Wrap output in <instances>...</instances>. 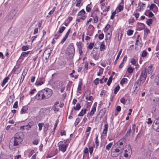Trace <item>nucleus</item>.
I'll use <instances>...</instances> for the list:
<instances>
[{"instance_id": "1", "label": "nucleus", "mask_w": 159, "mask_h": 159, "mask_svg": "<svg viewBox=\"0 0 159 159\" xmlns=\"http://www.w3.org/2000/svg\"><path fill=\"white\" fill-rule=\"evenodd\" d=\"M24 134L23 132H20L16 133L13 138L10 141L9 146L11 150H12L17 147L21 143L23 140Z\"/></svg>"}, {"instance_id": "2", "label": "nucleus", "mask_w": 159, "mask_h": 159, "mask_svg": "<svg viewBox=\"0 0 159 159\" xmlns=\"http://www.w3.org/2000/svg\"><path fill=\"white\" fill-rule=\"evenodd\" d=\"M45 100L49 98L52 94V90L48 88L42 90Z\"/></svg>"}, {"instance_id": "3", "label": "nucleus", "mask_w": 159, "mask_h": 159, "mask_svg": "<svg viewBox=\"0 0 159 159\" xmlns=\"http://www.w3.org/2000/svg\"><path fill=\"white\" fill-rule=\"evenodd\" d=\"M126 149L125 150L124 156L126 158H129L131 156L132 151L129 145H126L125 146Z\"/></svg>"}, {"instance_id": "4", "label": "nucleus", "mask_w": 159, "mask_h": 159, "mask_svg": "<svg viewBox=\"0 0 159 159\" xmlns=\"http://www.w3.org/2000/svg\"><path fill=\"white\" fill-rule=\"evenodd\" d=\"M109 0H101L100 4L101 9L103 10H109L110 8V6H107V3Z\"/></svg>"}, {"instance_id": "5", "label": "nucleus", "mask_w": 159, "mask_h": 159, "mask_svg": "<svg viewBox=\"0 0 159 159\" xmlns=\"http://www.w3.org/2000/svg\"><path fill=\"white\" fill-rule=\"evenodd\" d=\"M85 11H80L78 14L77 18L76 19V21L80 22V20H84L86 18V16L85 15Z\"/></svg>"}, {"instance_id": "6", "label": "nucleus", "mask_w": 159, "mask_h": 159, "mask_svg": "<svg viewBox=\"0 0 159 159\" xmlns=\"http://www.w3.org/2000/svg\"><path fill=\"white\" fill-rule=\"evenodd\" d=\"M68 144L66 143H64L63 141H61L58 143L59 149L62 152H64L66 150Z\"/></svg>"}, {"instance_id": "7", "label": "nucleus", "mask_w": 159, "mask_h": 159, "mask_svg": "<svg viewBox=\"0 0 159 159\" xmlns=\"http://www.w3.org/2000/svg\"><path fill=\"white\" fill-rule=\"evenodd\" d=\"M125 140V138L123 137L118 141L116 143L117 148H119L121 150L123 151L124 146Z\"/></svg>"}, {"instance_id": "8", "label": "nucleus", "mask_w": 159, "mask_h": 159, "mask_svg": "<svg viewBox=\"0 0 159 159\" xmlns=\"http://www.w3.org/2000/svg\"><path fill=\"white\" fill-rule=\"evenodd\" d=\"M147 77V74L146 72V69L145 68L144 70H143L141 73L139 79L140 81H142L143 83L146 80Z\"/></svg>"}, {"instance_id": "9", "label": "nucleus", "mask_w": 159, "mask_h": 159, "mask_svg": "<svg viewBox=\"0 0 159 159\" xmlns=\"http://www.w3.org/2000/svg\"><path fill=\"white\" fill-rule=\"evenodd\" d=\"M35 98L37 100H45L42 90L39 91L35 97Z\"/></svg>"}, {"instance_id": "10", "label": "nucleus", "mask_w": 159, "mask_h": 159, "mask_svg": "<svg viewBox=\"0 0 159 159\" xmlns=\"http://www.w3.org/2000/svg\"><path fill=\"white\" fill-rule=\"evenodd\" d=\"M67 52L69 55H70V57H73L75 52V48L73 45H70L69 46Z\"/></svg>"}, {"instance_id": "11", "label": "nucleus", "mask_w": 159, "mask_h": 159, "mask_svg": "<svg viewBox=\"0 0 159 159\" xmlns=\"http://www.w3.org/2000/svg\"><path fill=\"white\" fill-rule=\"evenodd\" d=\"M51 53V50L48 49L46 50L43 53V58L47 60L49 58Z\"/></svg>"}, {"instance_id": "12", "label": "nucleus", "mask_w": 159, "mask_h": 159, "mask_svg": "<svg viewBox=\"0 0 159 159\" xmlns=\"http://www.w3.org/2000/svg\"><path fill=\"white\" fill-rule=\"evenodd\" d=\"M152 128L154 129L159 132V120L156 123H154L152 125Z\"/></svg>"}, {"instance_id": "13", "label": "nucleus", "mask_w": 159, "mask_h": 159, "mask_svg": "<svg viewBox=\"0 0 159 159\" xmlns=\"http://www.w3.org/2000/svg\"><path fill=\"white\" fill-rule=\"evenodd\" d=\"M141 82L142 81H140V80H138L136 81L134 85V87L135 88L134 91H138L139 90Z\"/></svg>"}, {"instance_id": "14", "label": "nucleus", "mask_w": 159, "mask_h": 159, "mask_svg": "<svg viewBox=\"0 0 159 159\" xmlns=\"http://www.w3.org/2000/svg\"><path fill=\"white\" fill-rule=\"evenodd\" d=\"M137 30L140 31L144 29L145 27V25L142 23H138L137 24Z\"/></svg>"}, {"instance_id": "15", "label": "nucleus", "mask_w": 159, "mask_h": 159, "mask_svg": "<svg viewBox=\"0 0 159 159\" xmlns=\"http://www.w3.org/2000/svg\"><path fill=\"white\" fill-rule=\"evenodd\" d=\"M70 29L68 30L67 32L66 33L65 36L61 40V43H63L66 40V39H67V38L69 35V34L70 33Z\"/></svg>"}, {"instance_id": "16", "label": "nucleus", "mask_w": 159, "mask_h": 159, "mask_svg": "<svg viewBox=\"0 0 159 159\" xmlns=\"http://www.w3.org/2000/svg\"><path fill=\"white\" fill-rule=\"evenodd\" d=\"M34 123L33 121H30L28 124V125H25V129L27 130H29L33 125Z\"/></svg>"}, {"instance_id": "17", "label": "nucleus", "mask_w": 159, "mask_h": 159, "mask_svg": "<svg viewBox=\"0 0 159 159\" xmlns=\"http://www.w3.org/2000/svg\"><path fill=\"white\" fill-rule=\"evenodd\" d=\"M123 0H121V2L118 6L116 9L117 10H123L124 8Z\"/></svg>"}, {"instance_id": "18", "label": "nucleus", "mask_w": 159, "mask_h": 159, "mask_svg": "<svg viewBox=\"0 0 159 159\" xmlns=\"http://www.w3.org/2000/svg\"><path fill=\"white\" fill-rule=\"evenodd\" d=\"M96 106L94 105L93 106L89 113V115L90 116H93L96 111Z\"/></svg>"}, {"instance_id": "19", "label": "nucleus", "mask_w": 159, "mask_h": 159, "mask_svg": "<svg viewBox=\"0 0 159 159\" xmlns=\"http://www.w3.org/2000/svg\"><path fill=\"white\" fill-rule=\"evenodd\" d=\"M14 98V97H13L12 96H10L9 97V98L7 100V105H10L13 102V99Z\"/></svg>"}, {"instance_id": "20", "label": "nucleus", "mask_w": 159, "mask_h": 159, "mask_svg": "<svg viewBox=\"0 0 159 159\" xmlns=\"http://www.w3.org/2000/svg\"><path fill=\"white\" fill-rule=\"evenodd\" d=\"M87 111V109H82L80 113L78 115V116H83L84 114H85Z\"/></svg>"}, {"instance_id": "21", "label": "nucleus", "mask_w": 159, "mask_h": 159, "mask_svg": "<svg viewBox=\"0 0 159 159\" xmlns=\"http://www.w3.org/2000/svg\"><path fill=\"white\" fill-rule=\"evenodd\" d=\"M153 70V69L152 66H149L148 67L147 71L148 74L151 73Z\"/></svg>"}, {"instance_id": "22", "label": "nucleus", "mask_w": 159, "mask_h": 159, "mask_svg": "<svg viewBox=\"0 0 159 159\" xmlns=\"http://www.w3.org/2000/svg\"><path fill=\"white\" fill-rule=\"evenodd\" d=\"M31 52L30 51H29L26 52H22L21 54V56L22 57H27L29 56V55L31 54Z\"/></svg>"}, {"instance_id": "23", "label": "nucleus", "mask_w": 159, "mask_h": 159, "mask_svg": "<svg viewBox=\"0 0 159 159\" xmlns=\"http://www.w3.org/2000/svg\"><path fill=\"white\" fill-rule=\"evenodd\" d=\"M104 128L103 131V133L106 135L107 132V129L108 128V124H106L104 126Z\"/></svg>"}, {"instance_id": "24", "label": "nucleus", "mask_w": 159, "mask_h": 159, "mask_svg": "<svg viewBox=\"0 0 159 159\" xmlns=\"http://www.w3.org/2000/svg\"><path fill=\"white\" fill-rule=\"evenodd\" d=\"M83 0H77L76 1V6L80 7H81L83 4L82 1Z\"/></svg>"}, {"instance_id": "25", "label": "nucleus", "mask_w": 159, "mask_h": 159, "mask_svg": "<svg viewBox=\"0 0 159 159\" xmlns=\"http://www.w3.org/2000/svg\"><path fill=\"white\" fill-rule=\"evenodd\" d=\"M28 109V107L27 106L24 107L21 109L20 113L21 114L25 113Z\"/></svg>"}, {"instance_id": "26", "label": "nucleus", "mask_w": 159, "mask_h": 159, "mask_svg": "<svg viewBox=\"0 0 159 159\" xmlns=\"http://www.w3.org/2000/svg\"><path fill=\"white\" fill-rule=\"evenodd\" d=\"M9 78L8 77H6L3 80L2 83V86L3 87L4 85L7 83L8 80H9Z\"/></svg>"}, {"instance_id": "27", "label": "nucleus", "mask_w": 159, "mask_h": 159, "mask_svg": "<svg viewBox=\"0 0 159 159\" xmlns=\"http://www.w3.org/2000/svg\"><path fill=\"white\" fill-rule=\"evenodd\" d=\"M81 107V106L80 104L79 103H77L76 104V107H74L73 108L75 110L78 111L80 109Z\"/></svg>"}, {"instance_id": "28", "label": "nucleus", "mask_w": 159, "mask_h": 159, "mask_svg": "<svg viewBox=\"0 0 159 159\" xmlns=\"http://www.w3.org/2000/svg\"><path fill=\"white\" fill-rule=\"evenodd\" d=\"M76 45L79 49H82L83 47V44L80 42H77Z\"/></svg>"}, {"instance_id": "29", "label": "nucleus", "mask_w": 159, "mask_h": 159, "mask_svg": "<svg viewBox=\"0 0 159 159\" xmlns=\"http://www.w3.org/2000/svg\"><path fill=\"white\" fill-rule=\"evenodd\" d=\"M128 80L126 78H123L121 80L120 84L122 85L126 83L127 82Z\"/></svg>"}, {"instance_id": "30", "label": "nucleus", "mask_w": 159, "mask_h": 159, "mask_svg": "<svg viewBox=\"0 0 159 159\" xmlns=\"http://www.w3.org/2000/svg\"><path fill=\"white\" fill-rule=\"evenodd\" d=\"M150 10H152L153 9H155V10L157 8L156 5L154 4H152L149 7Z\"/></svg>"}, {"instance_id": "31", "label": "nucleus", "mask_w": 159, "mask_h": 159, "mask_svg": "<svg viewBox=\"0 0 159 159\" xmlns=\"http://www.w3.org/2000/svg\"><path fill=\"white\" fill-rule=\"evenodd\" d=\"M142 44L139 43V44L138 43L137 44L135 45V49L136 50H139L142 47Z\"/></svg>"}, {"instance_id": "32", "label": "nucleus", "mask_w": 159, "mask_h": 159, "mask_svg": "<svg viewBox=\"0 0 159 159\" xmlns=\"http://www.w3.org/2000/svg\"><path fill=\"white\" fill-rule=\"evenodd\" d=\"M122 49H121L119 51L118 53V54L117 55V57L115 61L114 62V63L115 64H116V61H117L119 59V58L120 57V56L122 52Z\"/></svg>"}, {"instance_id": "33", "label": "nucleus", "mask_w": 159, "mask_h": 159, "mask_svg": "<svg viewBox=\"0 0 159 159\" xmlns=\"http://www.w3.org/2000/svg\"><path fill=\"white\" fill-rule=\"evenodd\" d=\"M134 69L131 66H129L128 68L127 71L129 74H131L133 73Z\"/></svg>"}, {"instance_id": "34", "label": "nucleus", "mask_w": 159, "mask_h": 159, "mask_svg": "<svg viewBox=\"0 0 159 159\" xmlns=\"http://www.w3.org/2000/svg\"><path fill=\"white\" fill-rule=\"evenodd\" d=\"M155 81L157 85H159V74L156 76Z\"/></svg>"}, {"instance_id": "35", "label": "nucleus", "mask_w": 159, "mask_h": 159, "mask_svg": "<svg viewBox=\"0 0 159 159\" xmlns=\"http://www.w3.org/2000/svg\"><path fill=\"white\" fill-rule=\"evenodd\" d=\"M152 21L153 20L151 19H149L147 20L146 24L148 26H150L152 24Z\"/></svg>"}, {"instance_id": "36", "label": "nucleus", "mask_w": 159, "mask_h": 159, "mask_svg": "<svg viewBox=\"0 0 159 159\" xmlns=\"http://www.w3.org/2000/svg\"><path fill=\"white\" fill-rule=\"evenodd\" d=\"M98 135H96V137L95 139V143L96 144V148H97L99 146V141L98 140Z\"/></svg>"}, {"instance_id": "37", "label": "nucleus", "mask_w": 159, "mask_h": 159, "mask_svg": "<svg viewBox=\"0 0 159 159\" xmlns=\"http://www.w3.org/2000/svg\"><path fill=\"white\" fill-rule=\"evenodd\" d=\"M116 14V11H114L113 12L112 11L111 12V16L110 19H111L113 20L114 19V18Z\"/></svg>"}, {"instance_id": "38", "label": "nucleus", "mask_w": 159, "mask_h": 159, "mask_svg": "<svg viewBox=\"0 0 159 159\" xmlns=\"http://www.w3.org/2000/svg\"><path fill=\"white\" fill-rule=\"evenodd\" d=\"M113 151L115 152L116 153L118 154H119L121 152H123L122 150H120V148H116L115 150H114Z\"/></svg>"}, {"instance_id": "39", "label": "nucleus", "mask_w": 159, "mask_h": 159, "mask_svg": "<svg viewBox=\"0 0 159 159\" xmlns=\"http://www.w3.org/2000/svg\"><path fill=\"white\" fill-rule=\"evenodd\" d=\"M112 143H110L106 146V149L108 150H109L112 145Z\"/></svg>"}, {"instance_id": "40", "label": "nucleus", "mask_w": 159, "mask_h": 159, "mask_svg": "<svg viewBox=\"0 0 159 159\" xmlns=\"http://www.w3.org/2000/svg\"><path fill=\"white\" fill-rule=\"evenodd\" d=\"M15 11H11L10 15L11 16L10 17V19L13 18V17L15 16L16 12Z\"/></svg>"}, {"instance_id": "41", "label": "nucleus", "mask_w": 159, "mask_h": 159, "mask_svg": "<svg viewBox=\"0 0 159 159\" xmlns=\"http://www.w3.org/2000/svg\"><path fill=\"white\" fill-rule=\"evenodd\" d=\"M120 89V87L119 85H118L116 86L114 90V93L115 94H116L119 91Z\"/></svg>"}, {"instance_id": "42", "label": "nucleus", "mask_w": 159, "mask_h": 159, "mask_svg": "<svg viewBox=\"0 0 159 159\" xmlns=\"http://www.w3.org/2000/svg\"><path fill=\"white\" fill-rule=\"evenodd\" d=\"M44 124L43 123H39L38 124L39 127V131H41L43 127L44 126Z\"/></svg>"}, {"instance_id": "43", "label": "nucleus", "mask_w": 159, "mask_h": 159, "mask_svg": "<svg viewBox=\"0 0 159 159\" xmlns=\"http://www.w3.org/2000/svg\"><path fill=\"white\" fill-rule=\"evenodd\" d=\"M82 85V83L80 81L79 85L78 87L77 90L78 91H80L81 89V87Z\"/></svg>"}, {"instance_id": "44", "label": "nucleus", "mask_w": 159, "mask_h": 159, "mask_svg": "<svg viewBox=\"0 0 159 159\" xmlns=\"http://www.w3.org/2000/svg\"><path fill=\"white\" fill-rule=\"evenodd\" d=\"M65 29L66 27L64 26L61 27V28L59 29V30L58 31L60 33H62L64 30Z\"/></svg>"}, {"instance_id": "45", "label": "nucleus", "mask_w": 159, "mask_h": 159, "mask_svg": "<svg viewBox=\"0 0 159 159\" xmlns=\"http://www.w3.org/2000/svg\"><path fill=\"white\" fill-rule=\"evenodd\" d=\"M147 52L146 50H144L142 52L141 56L143 57H145L147 55Z\"/></svg>"}, {"instance_id": "46", "label": "nucleus", "mask_w": 159, "mask_h": 159, "mask_svg": "<svg viewBox=\"0 0 159 159\" xmlns=\"http://www.w3.org/2000/svg\"><path fill=\"white\" fill-rule=\"evenodd\" d=\"M43 82L42 81H37L35 83V85H36L38 86L41 85L43 84Z\"/></svg>"}, {"instance_id": "47", "label": "nucleus", "mask_w": 159, "mask_h": 159, "mask_svg": "<svg viewBox=\"0 0 159 159\" xmlns=\"http://www.w3.org/2000/svg\"><path fill=\"white\" fill-rule=\"evenodd\" d=\"M112 76H111L109 79L107 81V84L108 86H109L110 85V84H111V83L112 81Z\"/></svg>"}, {"instance_id": "48", "label": "nucleus", "mask_w": 159, "mask_h": 159, "mask_svg": "<svg viewBox=\"0 0 159 159\" xmlns=\"http://www.w3.org/2000/svg\"><path fill=\"white\" fill-rule=\"evenodd\" d=\"M43 130L44 131H47L48 128V124H46L44 125Z\"/></svg>"}, {"instance_id": "49", "label": "nucleus", "mask_w": 159, "mask_h": 159, "mask_svg": "<svg viewBox=\"0 0 159 159\" xmlns=\"http://www.w3.org/2000/svg\"><path fill=\"white\" fill-rule=\"evenodd\" d=\"M99 80V79L97 78L93 81V83L96 85H97L98 84Z\"/></svg>"}, {"instance_id": "50", "label": "nucleus", "mask_w": 159, "mask_h": 159, "mask_svg": "<svg viewBox=\"0 0 159 159\" xmlns=\"http://www.w3.org/2000/svg\"><path fill=\"white\" fill-rule=\"evenodd\" d=\"M111 155L113 157H116L118 156L119 154L115 152L114 151H112L111 152Z\"/></svg>"}, {"instance_id": "51", "label": "nucleus", "mask_w": 159, "mask_h": 159, "mask_svg": "<svg viewBox=\"0 0 159 159\" xmlns=\"http://www.w3.org/2000/svg\"><path fill=\"white\" fill-rule=\"evenodd\" d=\"M131 132V129L130 128L129 130L127 131V133L125 134V136L127 137L130 135V134Z\"/></svg>"}, {"instance_id": "52", "label": "nucleus", "mask_w": 159, "mask_h": 159, "mask_svg": "<svg viewBox=\"0 0 159 159\" xmlns=\"http://www.w3.org/2000/svg\"><path fill=\"white\" fill-rule=\"evenodd\" d=\"M133 33V30H128L127 32V34L128 35H131Z\"/></svg>"}, {"instance_id": "53", "label": "nucleus", "mask_w": 159, "mask_h": 159, "mask_svg": "<svg viewBox=\"0 0 159 159\" xmlns=\"http://www.w3.org/2000/svg\"><path fill=\"white\" fill-rule=\"evenodd\" d=\"M29 49L28 47L26 46H23L21 48V50L23 51H25L28 50Z\"/></svg>"}, {"instance_id": "54", "label": "nucleus", "mask_w": 159, "mask_h": 159, "mask_svg": "<svg viewBox=\"0 0 159 159\" xmlns=\"http://www.w3.org/2000/svg\"><path fill=\"white\" fill-rule=\"evenodd\" d=\"M105 46L104 44H102L100 46V50L101 51H103L105 49Z\"/></svg>"}, {"instance_id": "55", "label": "nucleus", "mask_w": 159, "mask_h": 159, "mask_svg": "<svg viewBox=\"0 0 159 159\" xmlns=\"http://www.w3.org/2000/svg\"><path fill=\"white\" fill-rule=\"evenodd\" d=\"M131 63L134 65L135 66L136 62L134 58H132L131 59Z\"/></svg>"}, {"instance_id": "56", "label": "nucleus", "mask_w": 159, "mask_h": 159, "mask_svg": "<svg viewBox=\"0 0 159 159\" xmlns=\"http://www.w3.org/2000/svg\"><path fill=\"white\" fill-rule=\"evenodd\" d=\"M121 33H118L117 35V40L118 41H120L121 40Z\"/></svg>"}, {"instance_id": "57", "label": "nucleus", "mask_w": 159, "mask_h": 159, "mask_svg": "<svg viewBox=\"0 0 159 159\" xmlns=\"http://www.w3.org/2000/svg\"><path fill=\"white\" fill-rule=\"evenodd\" d=\"M89 153L90 154H91L93 151V148L92 147L90 146L89 148Z\"/></svg>"}, {"instance_id": "58", "label": "nucleus", "mask_w": 159, "mask_h": 159, "mask_svg": "<svg viewBox=\"0 0 159 159\" xmlns=\"http://www.w3.org/2000/svg\"><path fill=\"white\" fill-rule=\"evenodd\" d=\"M104 37V34L103 33H102L99 35L98 39L100 40L102 39H103Z\"/></svg>"}, {"instance_id": "59", "label": "nucleus", "mask_w": 159, "mask_h": 159, "mask_svg": "<svg viewBox=\"0 0 159 159\" xmlns=\"http://www.w3.org/2000/svg\"><path fill=\"white\" fill-rule=\"evenodd\" d=\"M134 21V19L133 18L131 17L129 20L128 22L129 24L132 23Z\"/></svg>"}, {"instance_id": "60", "label": "nucleus", "mask_w": 159, "mask_h": 159, "mask_svg": "<svg viewBox=\"0 0 159 159\" xmlns=\"http://www.w3.org/2000/svg\"><path fill=\"white\" fill-rule=\"evenodd\" d=\"M94 45V43H90L88 46V48L90 49H91L93 47Z\"/></svg>"}, {"instance_id": "61", "label": "nucleus", "mask_w": 159, "mask_h": 159, "mask_svg": "<svg viewBox=\"0 0 159 159\" xmlns=\"http://www.w3.org/2000/svg\"><path fill=\"white\" fill-rule=\"evenodd\" d=\"M53 110L55 111L56 112L58 111L59 110V109L58 108H57L56 106H53L52 107Z\"/></svg>"}, {"instance_id": "62", "label": "nucleus", "mask_w": 159, "mask_h": 159, "mask_svg": "<svg viewBox=\"0 0 159 159\" xmlns=\"http://www.w3.org/2000/svg\"><path fill=\"white\" fill-rule=\"evenodd\" d=\"M80 119L79 118H77L76 119V120H75V125H78V124L79 123L80 121Z\"/></svg>"}, {"instance_id": "63", "label": "nucleus", "mask_w": 159, "mask_h": 159, "mask_svg": "<svg viewBox=\"0 0 159 159\" xmlns=\"http://www.w3.org/2000/svg\"><path fill=\"white\" fill-rule=\"evenodd\" d=\"M94 22L97 23L98 21V18L97 16H96L93 19Z\"/></svg>"}, {"instance_id": "64", "label": "nucleus", "mask_w": 159, "mask_h": 159, "mask_svg": "<svg viewBox=\"0 0 159 159\" xmlns=\"http://www.w3.org/2000/svg\"><path fill=\"white\" fill-rule=\"evenodd\" d=\"M18 107V102H16L13 106V108H16Z\"/></svg>"}]
</instances>
